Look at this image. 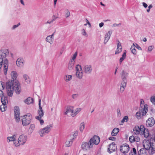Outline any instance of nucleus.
<instances>
[{
  "mask_svg": "<svg viewBox=\"0 0 155 155\" xmlns=\"http://www.w3.org/2000/svg\"><path fill=\"white\" fill-rule=\"evenodd\" d=\"M11 76L13 79V82L8 81L6 84L7 92L8 95L12 97L13 95L14 90L17 94H19L21 91L20 84L18 81L15 80L18 76L17 73L15 71H12L11 73Z\"/></svg>",
  "mask_w": 155,
  "mask_h": 155,
  "instance_id": "obj_1",
  "label": "nucleus"
},
{
  "mask_svg": "<svg viewBox=\"0 0 155 155\" xmlns=\"http://www.w3.org/2000/svg\"><path fill=\"white\" fill-rule=\"evenodd\" d=\"M144 149L148 150L150 155H152L155 151V143H153L149 140H147L143 143Z\"/></svg>",
  "mask_w": 155,
  "mask_h": 155,
  "instance_id": "obj_2",
  "label": "nucleus"
},
{
  "mask_svg": "<svg viewBox=\"0 0 155 155\" xmlns=\"http://www.w3.org/2000/svg\"><path fill=\"white\" fill-rule=\"evenodd\" d=\"M27 139V137L24 135L21 134L19 137L18 142H14V144L16 147H18L20 145H23L26 142Z\"/></svg>",
  "mask_w": 155,
  "mask_h": 155,
  "instance_id": "obj_3",
  "label": "nucleus"
},
{
  "mask_svg": "<svg viewBox=\"0 0 155 155\" xmlns=\"http://www.w3.org/2000/svg\"><path fill=\"white\" fill-rule=\"evenodd\" d=\"M53 126L52 124H49L43 128L41 129L38 131V133L41 137H43L46 134H48L51 130Z\"/></svg>",
  "mask_w": 155,
  "mask_h": 155,
  "instance_id": "obj_4",
  "label": "nucleus"
},
{
  "mask_svg": "<svg viewBox=\"0 0 155 155\" xmlns=\"http://www.w3.org/2000/svg\"><path fill=\"white\" fill-rule=\"evenodd\" d=\"M32 116L31 114H27L24 115L22 120V124L23 126H26L28 125L31 122Z\"/></svg>",
  "mask_w": 155,
  "mask_h": 155,
  "instance_id": "obj_5",
  "label": "nucleus"
},
{
  "mask_svg": "<svg viewBox=\"0 0 155 155\" xmlns=\"http://www.w3.org/2000/svg\"><path fill=\"white\" fill-rule=\"evenodd\" d=\"M41 100L39 99L38 101V105L39 106V110H38V115L35 117V118L37 120H40L41 119L42 117H43L44 114L43 110L41 106Z\"/></svg>",
  "mask_w": 155,
  "mask_h": 155,
  "instance_id": "obj_6",
  "label": "nucleus"
},
{
  "mask_svg": "<svg viewBox=\"0 0 155 155\" xmlns=\"http://www.w3.org/2000/svg\"><path fill=\"white\" fill-rule=\"evenodd\" d=\"M100 141L99 137L97 136L94 135L89 140V143H91V146L93 147L94 145H98Z\"/></svg>",
  "mask_w": 155,
  "mask_h": 155,
  "instance_id": "obj_7",
  "label": "nucleus"
},
{
  "mask_svg": "<svg viewBox=\"0 0 155 155\" xmlns=\"http://www.w3.org/2000/svg\"><path fill=\"white\" fill-rule=\"evenodd\" d=\"M84 73L86 74H91L92 71V66L91 64H85L83 67Z\"/></svg>",
  "mask_w": 155,
  "mask_h": 155,
  "instance_id": "obj_8",
  "label": "nucleus"
},
{
  "mask_svg": "<svg viewBox=\"0 0 155 155\" xmlns=\"http://www.w3.org/2000/svg\"><path fill=\"white\" fill-rule=\"evenodd\" d=\"M15 118L16 122H19L20 119V112L18 107L15 106L14 107Z\"/></svg>",
  "mask_w": 155,
  "mask_h": 155,
  "instance_id": "obj_9",
  "label": "nucleus"
},
{
  "mask_svg": "<svg viewBox=\"0 0 155 155\" xmlns=\"http://www.w3.org/2000/svg\"><path fill=\"white\" fill-rule=\"evenodd\" d=\"M1 101L2 105L0 106V109L2 112L6 110L5 109V105L8 103V100L7 97H4V98L3 97L1 98Z\"/></svg>",
  "mask_w": 155,
  "mask_h": 155,
  "instance_id": "obj_10",
  "label": "nucleus"
},
{
  "mask_svg": "<svg viewBox=\"0 0 155 155\" xmlns=\"http://www.w3.org/2000/svg\"><path fill=\"white\" fill-rule=\"evenodd\" d=\"M81 148L84 151L89 150L92 147L91 143L88 142H83L81 144Z\"/></svg>",
  "mask_w": 155,
  "mask_h": 155,
  "instance_id": "obj_11",
  "label": "nucleus"
},
{
  "mask_svg": "<svg viewBox=\"0 0 155 155\" xmlns=\"http://www.w3.org/2000/svg\"><path fill=\"white\" fill-rule=\"evenodd\" d=\"M117 150V146L115 143L113 142L109 145L107 151L109 153H111Z\"/></svg>",
  "mask_w": 155,
  "mask_h": 155,
  "instance_id": "obj_12",
  "label": "nucleus"
},
{
  "mask_svg": "<svg viewBox=\"0 0 155 155\" xmlns=\"http://www.w3.org/2000/svg\"><path fill=\"white\" fill-rule=\"evenodd\" d=\"M130 147L128 145L126 144H123L122 145H121L120 148V151L123 153H127L129 150Z\"/></svg>",
  "mask_w": 155,
  "mask_h": 155,
  "instance_id": "obj_13",
  "label": "nucleus"
},
{
  "mask_svg": "<svg viewBox=\"0 0 155 155\" xmlns=\"http://www.w3.org/2000/svg\"><path fill=\"white\" fill-rule=\"evenodd\" d=\"M155 124V121L154 118L151 117L148 118L146 121V125L147 127H151Z\"/></svg>",
  "mask_w": 155,
  "mask_h": 155,
  "instance_id": "obj_14",
  "label": "nucleus"
},
{
  "mask_svg": "<svg viewBox=\"0 0 155 155\" xmlns=\"http://www.w3.org/2000/svg\"><path fill=\"white\" fill-rule=\"evenodd\" d=\"M127 82V80H122V81L121 83L120 89V93H122L124 91L125 88L126 87V86Z\"/></svg>",
  "mask_w": 155,
  "mask_h": 155,
  "instance_id": "obj_15",
  "label": "nucleus"
},
{
  "mask_svg": "<svg viewBox=\"0 0 155 155\" xmlns=\"http://www.w3.org/2000/svg\"><path fill=\"white\" fill-rule=\"evenodd\" d=\"M25 61L22 58H18L16 61L17 65L20 67H22L24 66Z\"/></svg>",
  "mask_w": 155,
  "mask_h": 155,
  "instance_id": "obj_16",
  "label": "nucleus"
},
{
  "mask_svg": "<svg viewBox=\"0 0 155 155\" xmlns=\"http://www.w3.org/2000/svg\"><path fill=\"white\" fill-rule=\"evenodd\" d=\"M129 140L130 142L133 143L135 141H139L140 140V139L137 136H136L135 137L134 136H131L129 137Z\"/></svg>",
  "mask_w": 155,
  "mask_h": 155,
  "instance_id": "obj_17",
  "label": "nucleus"
},
{
  "mask_svg": "<svg viewBox=\"0 0 155 155\" xmlns=\"http://www.w3.org/2000/svg\"><path fill=\"white\" fill-rule=\"evenodd\" d=\"M129 74L126 71L123 70L121 74V78L122 80H127Z\"/></svg>",
  "mask_w": 155,
  "mask_h": 155,
  "instance_id": "obj_18",
  "label": "nucleus"
},
{
  "mask_svg": "<svg viewBox=\"0 0 155 155\" xmlns=\"http://www.w3.org/2000/svg\"><path fill=\"white\" fill-rule=\"evenodd\" d=\"M117 49L115 52V54H116L120 53L122 51V47L119 41H118L117 44Z\"/></svg>",
  "mask_w": 155,
  "mask_h": 155,
  "instance_id": "obj_19",
  "label": "nucleus"
},
{
  "mask_svg": "<svg viewBox=\"0 0 155 155\" xmlns=\"http://www.w3.org/2000/svg\"><path fill=\"white\" fill-rule=\"evenodd\" d=\"M74 107L72 106H68L67 107L66 110L64 113V114L67 115L68 113L71 112L72 114L74 112Z\"/></svg>",
  "mask_w": 155,
  "mask_h": 155,
  "instance_id": "obj_20",
  "label": "nucleus"
},
{
  "mask_svg": "<svg viewBox=\"0 0 155 155\" xmlns=\"http://www.w3.org/2000/svg\"><path fill=\"white\" fill-rule=\"evenodd\" d=\"M74 62L72 61V60H70L68 63V68L70 70H72L74 68Z\"/></svg>",
  "mask_w": 155,
  "mask_h": 155,
  "instance_id": "obj_21",
  "label": "nucleus"
},
{
  "mask_svg": "<svg viewBox=\"0 0 155 155\" xmlns=\"http://www.w3.org/2000/svg\"><path fill=\"white\" fill-rule=\"evenodd\" d=\"M74 139L72 138L71 139H67L65 143V146L68 147L71 146L72 145Z\"/></svg>",
  "mask_w": 155,
  "mask_h": 155,
  "instance_id": "obj_22",
  "label": "nucleus"
},
{
  "mask_svg": "<svg viewBox=\"0 0 155 155\" xmlns=\"http://www.w3.org/2000/svg\"><path fill=\"white\" fill-rule=\"evenodd\" d=\"M146 151L147 150L143 148L140 149L138 151V155H147Z\"/></svg>",
  "mask_w": 155,
  "mask_h": 155,
  "instance_id": "obj_23",
  "label": "nucleus"
},
{
  "mask_svg": "<svg viewBox=\"0 0 155 155\" xmlns=\"http://www.w3.org/2000/svg\"><path fill=\"white\" fill-rule=\"evenodd\" d=\"M33 99L31 97H28L24 101V102L26 104H31L33 102Z\"/></svg>",
  "mask_w": 155,
  "mask_h": 155,
  "instance_id": "obj_24",
  "label": "nucleus"
},
{
  "mask_svg": "<svg viewBox=\"0 0 155 155\" xmlns=\"http://www.w3.org/2000/svg\"><path fill=\"white\" fill-rule=\"evenodd\" d=\"M119 131V128H114L111 132V134L112 136H116Z\"/></svg>",
  "mask_w": 155,
  "mask_h": 155,
  "instance_id": "obj_25",
  "label": "nucleus"
},
{
  "mask_svg": "<svg viewBox=\"0 0 155 155\" xmlns=\"http://www.w3.org/2000/svg\"><path fill=\"white\" fill-rule=\"evenodd\" d=\"M140 129L139 127L138 126H135L133 129L134 134L136 135L140 134Z\"/></svg>",
  "mask_w": 155,
  "mask_h": 155,
  "instance_id": "obj_26",
  "label": "nucleus"
},
{
  "mask_svg": "<svg viewBox=\"0 0 155 155\" xmlns=\"http://www.w3.org/2000/svg\"><path fill=\"white\" fill-rule=\"evenodd\" d=\"M81 110V108H77L75 110L74 112H74L73 113V114H71V115L72 117H74L75 116H76L77 114Z\"/></svg>",
  "mask_w": 155,
  "mask_h": 155,
  "instance_id": "obj_27",
  "label": "nucleus"
},
{
  "mask_svg": "<svg viewBox=\"0 0 155 155\" xmlns=\"http://www.w3.org/2000/svg\"><path fill=\"white\" fill-rule=\"evenodd\" d=\"M112 33V31L111 30L108 31L105 34L104 38L109 39Z\"/></svg>",
  "mask_w": 155,
  "mask_h": 155,
  "instance_id": "obj_28",
  "label": "nucleus"
},
{
  "mask_svg": "<svg viewBox=\"0 0 155 155\" xmlns=\"http://www.w3.org/2000/svg\"><path fill=\"white\" fill-rule=\"evenodd\" d=\"M76 75L77 77L79 79L82 78L83 77L82 70L76 72Z\"/></svg>",
  "mask_w": 155,
  "mask_h": 155,
  "instance_id": "obj_29",
  "label": "nucleus"
},
{
  "mask_svg": "<svg viewBox=\"0 0 155 155\" xmlns=\"http://www.w3.org/2000/svg\"><path fill=\"white\" fill-rule=\"evenodd\" d=\"M35 128V126L34 124H31L30 125V127L28 131V134H31L33 132L34 128Z\"/></svg>",
  "mask_w": 155,
  "mask_h": 155,
  "instance_id": "obj_30",
  "label": "nucleus"
},
{
  "mask_svg": "<svg viewBox=\"0 0 155 155\" xmlns=\"http://www.w3.org/2000/svg\"><path fill=\"white\" fill-rule=\"evenodd\" d=\"M148 106L147 104L144 105L143 110L142 112V115L144 116L145 115L147 112L148 110Z\"/></svg>",
  "mask_w": 155,
  "mask_h": 155,
  "instance_id": "obj_31",
  "label": "nucleus"
},
{
  "mask_svg": "<svg viewBox=\"0 0 155 155\" xmlns=\"http://www.w3.org/2000/svg\"><path fill=\"white\" fill-rule=\"evenodd\" d=\"M143 134L145 138H147L149 137L150 134L149 131L147 129H146L143 132Z\"/></svg>",
  "mask_w": 155,
  "mask_h": 155,
  "instance_id": "obj_32",
  "label": "nucleus"
},
{
  "mask_svg": "<svg viewBox=\"0 0 155 155\" xmlns=\"http://www.w3.org/2000/svg\"><path fill=\"white\" fill-rule=\"evenodd\" d=\"M85 127L84 123V122H81L80 125L79 130L81 132H82Z\"/></svg>",
  "mask_w": 155,
  "mask_h": 155,
  "instance_id": "obj_33",
  "label": "nucleus"
},
{
  "mask_svg": "<svg viewBox=\"0 0 155 155\" xmlns=\"http://www.w3.org/2000/svg\"><path fill=\"white\" fill-rule=\"evenodd\" d=\"M7 141L8 143H9L10 141H14V142L15 141V139L13 137H7Z\"/></svg>",
  "mask_w": 155,
  "mask_h": 155,
  "instance_id": "obj_34",
  "label": "nucleus"
},
{
  "mask_svg": "<svg viewBox=\"0 0 155 155\" xmlns=\"http://www.w3.org/2000/svg\"><path fill=\"white\" fill-rule=\"evenodd\" d=\"M65 80L67 81H68L71 80L72 78V76L70 75H67L65 76L64 78Z\"/></svg>",
  "mask_w": 155,
  "mask_h": 155,
  "instance_id": "obj_35",
  "label": "nucleus"
},
{
  "mask_svg": "<svg viewBox=\"0 0 155 155\" xmlns=\"http://www.w3.org/2000/svg\"><path fill=\"white\" fill-rule=\"evenodd\" d=\"M139 129L140 130V134H143V133L144 132V131L146 130V129H145L143 125H141L140 127H139Z\"/></svg>",
  "mask_w": 155,
  "mask_h": 155,
  "instance_id": "obj_36",
  "label": "nucleus"
},
{
  "mask_svg": "<svg viewBox=\"0 0 155 155\" xmlns=\"http://www.w3.org/2000/svg\"><path fill=\"white\" fill-rule=\"evenodd\" d=\"M52 39H53L51 38V37L50 36V35H49L46 37V41L47 42L51 44L53 43Z\"/></svg>",
  "mask_w": 155,
  "mask_h": 155,
  "instance_id": "obj_37",
  "label": "nucleus"
},
{
  "mask_svg": "<svg viewBox=\"0 0 155 155\" xmlns=\"http://www.w3.org/2000/svg\"><path fill=\"white\" fill-rule=\"evenodd\" d=\"M129 118L127 116H125L121 121V123H123L124 122H127L128 121Z\"/></svg>",
  "mask_w": 155,
  "mask_h": 155,
  "instance_id": "obj_38",
  "label": "nucleus"
},
{
  "mask_svg": "<svg viewBox=\"0 0 155 155\" xmlns=\"http://www.w3.org/2000/svg\"><path fill=\"white\" fill-rule=\"evenodd\" d=\"M75 69L76 72L82 70L81 66L79 64H77L76 65Z\"/></svg>",
  "mask_w": 155,
  "mask_h": 155,
  "instance_id": "obj_39",
  "label": "nucleus"
},
{
  "mask_svg": "<svg viewBox=\"0 0 155 155\" xmlns=\"http://www.w3.org/2000/svg\"><path fill=\"white\" fill-rule=\"evenodd\" d=\"M130 50L133 54H136V51L134 46H132L130 48Z\"/></svg>",
  "mask_w": 155,
  "mask_h": 155,
  "instance_id": "obj_40",
  "label": "nucleus"
},
{
  "mask_svg": "<svg viewBox=\"0 0 155 155\" xmlns=\"http://www.w3.org/2000/svg\"><path fill=\"white\" fill-rule=\"evenodd\" d=\"M65 16L66 18L69 17L70 15V12L68 10V9H66L65 10Z\"/></svg>",
  "mask_w": 155,
  "mask_h": 155,
  "instance_id": "obj_41",
  "label": "nucleus"
},
{
  "mask_svg": "<svg viewBox=\"0 0 155 155\" xmlns=\"http://www.w3.org/2000/svg\"><path fill=\"white\" fill-rule=\"evenodd\" d=\"M4 83L3 82H0V90H3L5 87Z\"/></svg>",
  "mask_w": 155,
  "mask_h": 155,
  "instance_id": "obj_42",
  "label": "nucleus"
},
{
  "mask_svg": "<svg viewBox=\"0 0 155 155\" xmlns=\"http://www.w3.org/2000/svg\"><path fill=\"white\" fill-rule=\"evenodd\" d=\"M133 46H134V47H135L137 48L139 50H141V48L137 43H134L133 44Z\"/></svg>",
  "mask_w": 155,
  "mask_h": 155,
  "instance_id": "obj_43",
  "label": "nucleus"
},
{
  "mask_svg": "<svg viewBox=\"0 0 155 155\" xmlns=\"http://www.w3.org/2000/svg\"><path fill=\"white\" fill-rule=\"evenodd\" d=\"M117 116L118 117H120L121 116L120 110L119 108H117Z\"/></svg>",
  "mask_w": 155,
  "mask_h": 155,
  "instance_id": "obj_44",
  "label": "nucleus"
},
{
  "mask_svg": "<svg viewBox=\"0 0 155 155\" xmlns=\"http://www.w3.org/2000/svg\"><path fill=\"white\" fill-rule=\"evenodd\" d=\"M141 113L139 111L137 112L136 114V117L138 119L141 118Z\"/></svg>",
  "mask_w": 155,
  "mask_h": 155,
  "instance_id": "obj_45",
  "label": "nucleus"
},
{
  "mask_svg": "<svg viewBox=\"0 0 155 155\" xmlns=\"http://www.w3.org/2000/svg\"><path fill=\"white\" fill-rule=\"evenodd\" d=\"M77 55V52H76L73 55V56L72 57V59L71 60H72V61L74 62V61L76 58V57Z\"/></svg>",
  "mask_w": 155,
  "mask_h": 155,
  "instance_id": "obj_46",
  "label": "nucleus"
},
{
  "mask_svg": "<svg viewBox=\"0 0 155 155\" xmlns=\"http://www.w3.org/2000/svg\"><path fill=\"white\" fill-rule=\"evenodd\" d=\"M20 25V23H19L18 24L16 25H14L12 27V30H14L16 28H17L18 26H19Z\"/></svg>",
  "mask_w": 155,
  "mask_h": 155,
  "instance_id": "obj_47",
  "label": "nucleus"
},
{
  "mask_svg": "<svg viewBox=\"0 0 155 155\" xmlns=\"http://www.w3.org/2000/svg\"><path fill=\"white\" fill-rule=\"evenodd\" d=\"M150 101L155 105V98L154 97H152L150 98Z\"/></svg>",
  "mask_w": 155,
  "mask_h": 155,
  "instance_id": "obj_48",
  "label": "nucleus"
},
{
  "mask_svg": "<svg viewBox=\"0 0 155 155\" xmlns=\"http://www.w3.org/2000/svg\"><path fill=\"white\" fill-rule=\"evenodd\" d=\"M78 94H74L72 95V97L73 99H76L78 97Z\"/></svg>",
  "mask_w": 155,
  "mask_h": 155,
  "instance_id": "obj_49",
  "label": "nucleus"
},
{
  "mask_svg": "<svg viewBox=\"0 0 155 155\" xmlns=\"http://www.w3.org/2000/svg\"><path fill=\"white\" fill-rule=\"evenodd\" d=\"M120 25H121L120 23H119V24L114 23L112 25V27H119V26H120Z\"/></svg>",
  "mask_w": 155,
  "mask_h": 155,
  "instance_id": "obj_50",
  "label": "nucleus"
},
{
  "mask_svg": "<svg viewBox=\"0 0 155 155\" xmlns=\"http://www.w3.org/2000/svg\"><path fill=\"white\" fill-rule=\"evenodd\" d=\"M82 34L84 36H87V34L84 29H83L82 31Z\"/></svg>",
  "mask_w": 155,
  "mask_h": 155,
  "instance_id": "obj_51",
  "label": "nucleus"
},
{
  "mask_svg": "<svg viewBox=\"0 0 155 155\" xmlns=\"http://www.w3.org/2000/svg\"><path fill=\"white\" fill-rule=\"evenodd\" d=\"M126 53H127L126 51L124 50V51L123 54L122 55V57H124V58H126Z\"/></svg>",
  "mask_w": 155,
  "mask_h": 155,
  "instance_id": "obj_52",
  "label": "nucleus"
},
{
  "mask_svg": "<svg viewBox=\"0 0 155 155\" xmlns=\"http://www.w3.org/2000/svg\"><path fill=\"white\" fill-rule=\"evenodd\" d=\"M153 48V46H149L148 48V51L150 52L151 51Z\"/></svg>",
  "mask_w": 155,
  "mask_h": 155,
  "instance_id": "obj_53",
  "label": "nucleus"
},
{
  "mask_svg": "<svg viewBox=\"0 0 155 155\" xmlns=\"http://www.w3.org/2000/svg\"><path fill=\"white\" fill-rule=\"evenodd\" d=\"M2 90H0V97H2L1 98L3 97V98H4V97H3V92L2 91Z\"/></svg>",
  "mask_w": 155,
  "mask_h": 155,
  "instance_id": "obj_54",
  "label": "nucleus"
},
{
  "mask_svg": "<svg viewBox=\"0 0 155 155\" xmlns=\"http://www.w3.org/2000/svg\"><path fill=\"white\" fill-rule=\"evenodd\" d=\"M125 58H124V57H121L120 58L119 60L120 63V64H121V63L124 60V59H125Z\"/></svg>",
  "mask_w": 155,
  "mask_h": 155,
  "instance_id": "obj_55",
  "label": "nucleus"
},
{
  "mask_svg": "<svg viewBox=\"0 0 155 155\" xmlns=\"http://www.w3.org/2000/svg\"><path fill=\"white\" fill-rule=\"evenodd\" d=\"M133 153L137 154V152L136 149L135 148H133Z\"/></svg>",
  "mask_w": 155,
  "mask_h": 155,
  "instance_id": "obj_56",
  "label": "nucleus"
},
{
  "mask_svg": "<svg viewBox=\"0 0 155 155\" xmlns=\"http://www.w3.org/2000/svg\"><path fill=\"white\" fill-rule=\"evenodd\" d=\"M58 18V17H55V16L54 15L53 18H52V19H51V21H52V22H53V21H55V20Z\"/></svg>",
  "mask_w": 155,
  "mask_h": 155,
  "instance_id": "obj_57",
  "label": "nucleus"
},
{
  "mask_svg": "<svg viewBox=\"0 0 155 155\" xmlns=\"http://www.w3.org/2000/svg\"><path fill=\"white\" fill-rule=\"evenodd\" d=\"M109 139L110 140H114L116 139V138L114 137H111L109 138Z\"/></svg>",
  "mask_w": 155,
  "mask_h": 155,
  "instance_id": "obj_58",
  "label": "nucleus"
},
{
  "mask_svg": "<svg viewBox=\"0 0 155 155\" xmlns=\"http://www.w3.org/2000/svg\"><path fill=\"white\" fill-rule=\"evenodd\" d=\"M23 77L25 80H26L27 79L29 78L27 75L26 74H24L23 76Z\"/></svg>",
  "mask_w": 155,
  "mask_h": 155,
  "instance_id": "obj_59",
  "label": "nucleus"
},
{
  "mask_svg": "<svg viewBox=\"0 0 155 155\" xmlns=\"http://www.w3.org/2000/svg\"><path fill=\"white\" fill-rule=\"evenodd\" d=\"M26 81V82L28 83L29 84L30 82V80L29 78H28L26 80H25Z\"/></svg>",
  "mask_w": 155,
  "mask_h": 155,
  "instance_id": "obj_60",
  "label": "nucleus"
},
{
  "mask_svg": "<svg viewBox=\"0 0 155 155\" xmlns=\"http://www.w3.org/2000/svg\"><path fill=\"white\" fill-rule=\"evenodd\" d=\"M144 103V101L143 99H141L140 100V105L141 106V104H143Z\"/></svg>",
  "mask_w": 155,
  "mask_h": 155,
  "instance_id": "obj_61",
  "label": "nucleus"
},
{
  "mask_svg": "<svg viewBox=\"0 0 155 155\" xmlns=\"http://www.w3.org/2000/svg\"><path fill=\"white\" fill-rule=\"evenodd\" d=\"M38 120L40 121V123L41 125H42V124H43L44 123V121L43 120H41V119L40 120Z\"/></svg>",
  "mask_w": 155,
  "mask_h": 155,
  "instance_id": "obj_62",
  "label": "nucleus"
},
{
  "mask_svg": "<svg viewBox=\"0 0 155 155\" xmlns=\"http://www.w3.org/2000/svg\"><path fill=\"white\" fill-rule=\"evenodd\" d=\"M143 5L145 8H146L147 7V5L145 2L143 3Z\"/></svg>",
  "mask_w": 155,
  "mask_h": 155,
  "instance_id": "obj_63",
  "label": "nucleus"
},
{
  "mask_svg": "<svg viewBox=\"0 0 155 155\" xmlns=\"http://www.w3.org/2000/svg\"><path fill=\"white\" fill-rule=\"evenodd\" d=\"M104 25V23L103 22H101V23H99V26L100 28H101V27L103 26Z\"/></svg>",
  "mask_w": 155,
  "mask_h": 155,
  "instance_id": "obj_64",
  "label": "nucleus"
}]
</instances>
